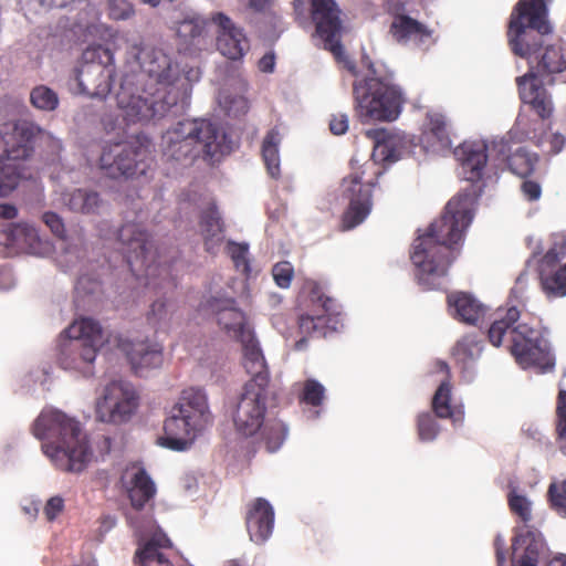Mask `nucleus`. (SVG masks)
I'll return each mask as SVG.
<instances>
[{"mask_svg":"<svg viewBox=\"0 0 566 566\" xmlns=\"http://www.w3.org/2000/svg\"><path fill=\"white\" fill-rule=\"evenodd\" d=\"M6 235L8 240L6 248H38L41 244L36 228L27 222L10 224Z\"/></svg>","mask_w":566,"mask_h":566,"instance_id":"33","label":"nucleus"},{"mask_svg":"<svg viewBox=\"0 0 566 566\" xmlns=\"http://www.w3.org/2000/svg\"><path fill=\"white\" fill-rule=\"evenodd\" d=\"M151 164L150 143L140 136L104 146L99 157L101 169L111 178L146 175Z\"/></svg>","mask_w":566,"mask_h":566,"instance_id":"9","label":"nucleus"},{"mask_svg":"<svg viewBox=\"0 0 566 566\" xmlns=\"http://www.w3.org/2000/svg\"><path fill=\"white\" fill-rule=\"evenodd\" d=\"M31 430L36 439L44 441L42 450L56 469L78 473L86 468L92 451L86 433L74 418L60 410H43Z\"/></svg>","mask_w":566,"mask_h":566,"instance_id":"3","label":"nucleus"},{"mask_svg":"<svg viewBox=\"0 0 566 566\" xmlns=\"http://www.w3.org/2000/svg\"><path fill=\"white\" fill-rule=\"evenodd\" d=\"M419 142L426 151L442 153L450 150L449 125L442 114L434 112L427 114Z\"/></svg>","mask_w":566,"mask_h":566,"instance_id":"25","label":"nucleus"},{"mask_svg":"<svg viewBox=\"0 0 566 566\" xmlns=\"http://www.w3.org/2000/svg\"><path fill=\"white\" fill-rule=\"evenodd\" d=\"M436 366L439 371L446 374V378L441 380L438 389L436 390L431 406L437 417L439 418H450L452 416V407L451 402V385L449 381L450 370L447 363L438 360Z\"/></svg>","mask_w":566,"mask_h":566,"instance_id":"32","label":"nucleus"},{"mask_svg":"<svg viewBox=\"0 0 566 566\" xmlns=\"http://www.w3.org/2000/svg\"><path fill=\"white\" fill-rule=\"evenodd\" d=\"M259 69L264 73H272L275 66L274 53H266L259 60Z\"/></svg>","mask_w":566,"mask_h":566,"instance_id":"64","label":"nucleus"},{"mask_svg":"<svg viewBox=\"0 0 566 566\" xmlns=\"http://www.w3.org/2000/svg\"><path fill=\"white\" fill-rule=\"evenodd\" d=\"M205 30V22L198 17H187L177 22L176 33L185 42L199 38Z\"/></svg>","mask_w":566,"mask_h":566,"instance_id":"45","label":"nucleus"},{"mask_svg":"<svg viewBox=\"0 0 566 566\" xmlns=\"http://www.w3.org/2000/svg\"><path fill=\"white\" fill-rule=\"evenodd\" d=\"M449 314L457 321H460V293H451L447 297Z\"/></svg>","mask_w":566,"mask_h":566,"instance_id":"62","label":"nucleus"},{"mask_svg":"<svg viewBox=\"0 0 566 566\" xmlns=\"http://www.w3.org/2000/svg\"><path fill=\"white\" fill-rule=\"evenodd\" d=\"M557 434L559 439H564L566 437V391L560 390L558 395V406H557Z\"/></svg>","mask_w":566,"mask_h":566,"instance_id":"55","label":"nucleus"},{"mask_svg":"<svg viewBox=\"0 0 566 566\" xmlns=\"http://www.w3.org/2000/svg\"><path fill=\"white\" fill-rule=\"evenodd\" d=\"M171 542L166 535L155 534L137 548L135 564L137 566H174L169 558Z\"/></svg>","mask_w":566,"mask_h":566,"instance_id":"28","label":"nucleus"},{"mask_svg":"<svg viewBox=\"0 0 566 566\" xmlns=\"http://www.w3.org/2000/svg\"><path fill=\"white\" fill-rule=\"evenodd\" d=\"M0 180L3 185L2 193L8 196L19 186L20 181L31 177L29 169L24 163L9 161L1 158Z\"/></svg>","mask_w":566,"mask_h":566,"instance_id":"36","label":"nucleus"},{"mask_svg":"<svg viewBox=\"0 0 566 566\" xmlns=\"http://www.w3.org/2000/svg\"><path fill=\"white\" fill-rule=\"evenodd\" d=\"M358 70L353 63L347 69L355 77L353 82L354 109L361 123L394 122L401 114L406 102L402 88L396 83L395 74L385 64L361 61Z\"/></svg>","mask_w":566,"mask_h":566,"instance_id":"2","label":"nucleus"},{"mask_svg":"<svg viewBox=\"0 0 566 566\" xmlns=\"http://www.w3.org/2000/svg\"><path fill=\"white\" fill-rule=\"evenodd\" d=\"M231 260L237 271L248 276L251 272L250 259L248 256L249 250H231Z\"/></svg>","mask_w":566,"mask_h":566,"instance_id":"56","label":"nucleus"},{"mask_svg":"<svg viewBox=\"0 0 566 566\" xmlns=\"http://www.w3.org/2000/svg\"><path fill=\"white\" fill-rule=\"evenodd\" d=\"M168 316L169 312L167 310L166 302L163 300H156L150 305V310L147 313V321L154 326H160L163 323L168 321Z\"/></svg>","mask_w":566,"mask_h":566,"instance_id":"53","label":"nucleus"},{"mask_svg":"<svg viewBox=\"0 0 566 566\" xmlns=\"http://www.w3.org/2000/svg\"><path fill=\"white\" fill-rule=\"evenodd\" d=\"M552 32L544 0H521L509 24V43L514 54L528 57L542 45V36Z\"/></svg>","mask_w":566,"mask_h":566,"instance_id":"7","label":"nucleus"},{"mask_svg":"<svg viewBox=\"0 0 566 566\" xmlns=\"http://www.w3.org/2000/svg\"><path fill=\"white\" fill-rule=\"evenodd\" d=\"M238 342L242 348V366L252 376L244 385L269 386V366L254 332H245Z\"/></svg>","mask_w":566,"mask_h":566,"instance_id":"21","label":"nucleus"},{"mask_svg":"<svg viewBox=\"0 0 566 566\" xmlns=\"http://www.w3.org/2000/svg\"><path fill=\"white\" fill-rule=\"evenodd\" d=\"M541 282L544 291L551 296L566 295V264L558 270H541Z\"/></svg>","mask_w":566,"mask_h":566,"instance_id":"40","label":"nucleus"},{"mask_svg":"<svg viewBox=\"0 0 566 566\" xmlns=\"http://www.w3.org/2000/svg\"><path fill=\"white\" fill-rule=\"evenodd\" d=\"M460 241V195H454L441 216L418 229L412 248H452Z\"/></svg>","mask_w":566,"mask_h":566,"instance_id":"13","label":"nucleus"},{"mask_svg":"<svg viewBox=\"0 0 566 566\" xmlns=\"http://www.w3.org/2000/svg\"><path fill=\"white\" fill-rule=\"evenodd\" d=\"M325 398V388L316 379H306L302 384V390L298 394V400L302 403L319 407Z\"/></svg>","mask_w":566,"mask_h":566,"instance_id":"43","label":"nucleus"},{"mask_svg":"<svg viewBox=\"0 0 566 566\" xmlns=\"http://www.w3.org/2000/svg\"><path fill=\"white\" fill-rule=\"evenodd\" d=\"M280 143L281 135L277 128L270 129L262 142V158L272 177H277L280 174Z\"/></svg>","mask_w":566,"mask_h":566,"instance_id":"37","label":"nucleus"},{"mask_svg":"<svg viewBox=\"0 0 566 566\" xmlns=\"http://www.w3.org/2000/svg\"><path fill=\"white\" fill-rule=\"evenodd\" d=\"M120 482L126 490L132 506L135 510H143L154 499L156 485L145 468L132 463L122 473Z\"/></svg>","mask_w":566,"mask_h":566,"instance_id":"22","label":"nucleus"},{"mask_svg":"<svg viewBox=\"0 0 566 566\" xmlns=\"http://www.w3.org/2000/svg\"><path fill=\"white\" fill-rule=\"evenodd\" d=\"M272 275L280 287L286 289L291 285L294 269L287 261L277 262L272 269Z\"/></svg>","mask_w":566,"mask_h":566,"instance_id":"51","label":"nucleus"},{"mask_svg":"<svg viewBox=\"0 0 566 566\" xmlns=\"http://www.w3.org/2000/svg\"><path fill=\"white\" fill-rule=\"evenodd\" d=\"M538 67L548 74L563 72L566 69V48L560 44L547 46Z\"/></svg>","mask_w":566,"mask_h":566,"instance_id":"41","label":"nucleus"},{"mask_svg":"<svg viewBox=\"0 0 566 566\" xmlns=\"http://www.w3.org/2000/svg\"><path fill=\"white\" fill-rule=\"evenodd\" d=\"M44 134L45 132L31 120H17L9 129L1 133L3 144L1 158L25 163L34 153L35 140Z\"/></svg>","mask_w":566,"mask_h":566,"instance_id":"18","label":"nucleus"},{"mask_svg":"<svg viewBox=\"0 0 566 566\" xmlns=\"http://www.w3.org/2000/svg\"><path fill=\"white\" fill-rule=\"evenodd\" d=\"M274 509L271 503L256 497L247 505L245 526L250 539L255 544H263L273 533Z\"/></svg>","mask_w":566,"mask_h":566,"instance_id":"23","label":"nucleus"},{"mask_svg":"<svg viewBox=\"0 0 566 566\" xmlns=\"http://www.w3.org/2000/svg\"><path fill=\"white\" fill-rule=\"evenodd\" d=\"M312 308L300 315L298 328L306 336L326 337L343 326L342 306L315 284L310 292Z\"/></svg>","mask_w":566,"mask_h":566,"instance_id":"11","label":"nucleus"},{"mask_svg":"<svg viewBox=\"0 0 566 566\" xmlns=\"http://www.w3.org/2000/svg\"><path fill=\"white\" fill-rule=\"evenodd\" d=\"M418 434L422 441H431L438 433V424L431 413L424 412L418 416Z\"/></svg>","mask_w":566,"mask_h":566,"instance_id":"48","label":"nucleus"},{"mask_svg":"<svg viewBox=\"0 0 566 566\" xmlns=\"http://www.w3.org/2000/svg\"><path fill=\"white\" fill-rule=\"evenodd\" d=\"M392 38L399 43L415 42L422 44L431 36L428 28L409 15L398 14L390 25Z\"/></svg>","mask_w":566,"mask_h":566,"instance_id":"30","label":"nucleus"},{"mask_svg":"<svg viewBox=\"0 0 566 566\" xmlns=\"http://www.w3.org/2000/svg\"><path fill=\"white\" fill-rule=\"evenodd\" d=\"M150 235L139 223H126L118 230V240L128 248H147Z\"/></svg>","mask_w":566,"mask_h":566,"instance_id":"42","label":"nucleus"},{"mask_svg":"<svg viewBox=\"0 0 566 566\" xmlns=\"http://www.w3.org/2000/svg\"><path fill=\"white\" fill-rule=\"evenodd\" d=\"M218 324L232 335L234 339H239L245 332H252L245 321L243 312L237 308H224L217 315Z\"/></svg>","mask_w":566,"mask_h":566,"instance_id":"38","label":"nucleus"},{"mask_svg":"<svg viewBox=\"0 0 566 566\" xmlns=\"http://www.w3.org/2000/svg\"><path fill=\"white\" fill-rule=\"evenodd\" d=\"M329 129L334 135H343L348 130V116L346 114H336L332 116Z\"/></svg>","mask_w":566,"mask_h":566,"instance_id":"61","label":"nucleus"},{"mask_svg":"<svg viewBox=\"0 0 566 566\" xmlns=\"http://www.w3.org/2000/svg\"><path fill=\"white\" fill-rule=\"evenodd\" d=\"M410 260L415 266L416 279L427 287L436 277L444 275L451 263L441 250H413Z\"/></svg>","mask_w":566,"mask_h":566,"instance_id":"24","label":"nucleus"},{"mask_svg":"<svg viewBox=\"0 0 566 566\" xmlns=\"http://www.w3.org/2000/svg\"><path fill=\"white\" fill-rule=\"evenodd\" d=\"M509 329L510 327H507L506 323L500 322L499 319L493 322V324L490 326L488 331V336L491 344L496 347L501 346L503 336L506 334Z\"/></svg>","mask_w":566,"mask_h":566,"instance_id":"57","label":"nucleus"},{"mask_svg":"<svg viewBox=\"0 0 566 566\" xmlns=\"http://www.w3.org/2000/svg\"><path fill=\"white\" fill-rule=\"evenodd\" d=\"M547 495L552 506L566 516V481L551 483Z\"/></svg>","mask_w":566,"mask_h":566,"instance_id":"47","label":"nucleus"},{"mask_svg":"<svg viewBox=\"0 0 566 566\" xmlns=\"http://www.w3.org/2000/svg\"><path fill=\"white\" fill-rule=\"evenodd\" d=\"M486 145L484 142L462 143V205H473L483 192V169L488 161ZM474 210L462 207V227L468 226L473 219Z\"/></svg>","mask_w":566,"mask_h":566,"instance_id":"12","label":"nucleus"},{"mask_svg":"<svg viewBox=\"0 0 566 566\" xmlns=\"http://www.w3.org/2000/svg\"><path fill=\"white\" fill-rule=\"evenodd\" d=\"M31 104L42 111H54L59 105L57 94L48 86L39 85L30 93Z\"/></svg>","mask_w":566,"mask_h":566,"instance_id":"44","label":"nucleus"},{"mask_svg":"<svg viewBox=\"0 0 566 566\" xmlns=\"http://www.w3.org/2000/svg\"><path fill=\"white\" fill-rule=\"evenodd\" d=\"M63 202L70 210L85 214L98 213L104 205L98 192L86 189L64 193Z\"/></svg>","mask_w":566,"mask_h":566,"instance_id":"31","label":"nucleus"},{"mask_svg":"<svg viewBox=\"0 0 566 566\" xmlns=\"http://www.w3.org/2000/svg\"><path fill=\"white\" fill-rule=\"evenodd\" d=\"M542 547L541 534L537 531H526L517 534L512 544L513 566H536Z\"/></svg>","mask_w":566,"mask_h":566,"instance_id":"29","label":"nucleus"},{"mask_svg":"<svg viewBox=\"0 0 566 566\" xmlns=\"http://www.w3.org/2000/svg\"><path fill=\"white\" fill-rule=\"evenodd\" d=\"M218 127L207 119L179 122L163 136L164 156L170 161L212 159L221 149Z\"/></svg>","mask_w":566,"mask_h":566,"instance_id":"5","label":"nucleus"},{"mask_svg":"<svg viewBox=\"0 0 566 566\" xmlns=\"http://www.w3.org/2000/svg\"><path fill=\"white\" fill-rule=\"evenodd\" d=\"M213 22L218 25L217 49L229 60H241L250 49V42L243 29L223 13H217Z\"/></svg>","mask_w":566,"mask_h":566,"instance_id":"20","label":"nucleus"},{"mask_svg":"<svg viewBox=\"0 0 566 566\" xmlns=\"http://www.w3.org/2000/svg\"><path fill=\"white\" fill-rule=\"evenodd\" d=\"M521 191L523 196L530 201L538 200L542 195L541 185L533 180H524L521 184Z\"/></svg>","mask_w":566,"mask_h":566,"instance_id":"60","label":"nucleus"},{"mask_svg":"<svg viewBox=\"0 0 566 566\" xmlns=\"http://www.w3.org/2000/svg\"><path fill=\"white\" fill-rule=\"evenodd\" d=\"M307 0H294V10L303 11ZM312 3V19L315 22L316 33L323 40L324 48L337 60L344 54L340 43L342 22L339 9L334 0H310Z\"/></svg>","mask_w":566,"mask_h":566,"instance_id":"15","label":"nucleus"},{"mask_svg":"<svg viewBox=\"0 0 566 566\" xmlns=\"http://www.w3.org/2000/svg\"><path fill=\"white\" fill-rule=\"evenodd\" d=\"M287 429L285 424L276 419L264 421L255 434L259 443H263L266 451L275 452L283 444Z\"/></svg>","mask_w":566,"mask_h":566,"instance_id":"34","label":"nucleus"},{"mask_svg":"<svg viewBox=\"0 0 566 566\" xmlns=\"http://www.w3.org/2000/svg\"><path fill=\"white\" fill-rule=\"evenodd\" d=\"M511 353L523 367H537L541 370H549L554 366V359L549 353L548 342L538 331L521 324L511 331Z\"/></svg>","mask_w":566,"mask_h":566,"instance_id":"14","label":"nucleus"},{"mask_svg":"<svg viewBox=\"0 0 566 566\" xmlns=\"http://www.w3.org/2000/svg\"><path fill=\"white\" fill-rule=\"evenodd\" d=\"M114 74L113 52L103 45L87 48L76 71L80 92L91 97H106L112 91Z\"/></svg>","mask_w":566,"mask_h":566,"instance_id":"10","label":"nucleus"},{"mask_svg":"<svg viewBox=\"0 0 566 566\" xmlns=\"http://www.w3.org/2000/svg\"><path fill=\"white\" fill-rule=\"evenodd\" d=\"M138 407L135 388L124 381H113L105 387L96 403V418L102 422L119 424L128 421Z\"/></svg>","mask_w":566,"mask_h":566,"instance_id":"16","label":"nucleus"},{"mask_svg":"<svg viewBox=\"0 0 566 566\" xmlns=\"http://www.w3.org/2000/svg\"><path fill=\"white\" fill-rule=\"evenodd\" d=\"M483 350V333H480V338L476 337L465 338V343H462V365H467V363L475 361L480 358ZM467 366H462V370L467 369Z\"/></svg>","mask_w":566,"mask_h":566,"instance_id":"46","label":"nucleus"},{"mask_svg":"<svg viewBox=\"0 0 566 566\" xmlns=\"http://www.w3.org/2000/svg\"><path fill=\"white\" fill-rule=\"evenodd\" d=\"M367 135L375 139L377 147L390 148L394 145V136L386 129L368 130Z\"/></svg>","mask_w":566,"mask_h":566,"instance_id":"59","label":"nucleus"},{"mask_svg":"<svg viewBox=\"0 0 566 566\" xmlns=\"http://www.w3.org/2000/svg\"><path fill=\"white\" fill-rule=\"evenodd\" d=\"M488 306L472 294L462 292V323L482 328Z\"/></svg>","mask_w":566,"mask_h":566,"instance_id":"39","label":"nucleus"},{"mask_svg":"<svg viewBox=\"0 0 566 566\" xmlns=\"http://www.w3.org/2000/svg\"><path fill=\"white\" fill-rule=\"evenodd\" d=\"M223 228L224 224L217 206L210 205L201 212L200 229L206 243L211 241L212 243L221 244Z\"/></svg>","mask_w":566,"mask_h":566,"instance_id":"35","label":"nucleus"},{"mask_svg":"<svg viewBox=\"0 0 566 566\" xmlns=\"http://www.w3.org/2000/svg\"><path fill=\"white\" fill-rule=\"evenodd\" d=\"M509 504L511 510L516 513L524 522L531 520L532 515L530 501L525 496L516 494L514 488H512L511 492L509 493Z\"/></svg>","mask_w":566,"mask_h":566,"instance_id":"50","label":"nucleus"},{"mask_svg":"<svg viewBox=\"0 0 566 566\" xmlns=\"http://www.w3.org/2000/svg\"><path fill=\"white\" fill-rule=\"evenodd\" d=\"M158 250H126L123 258L126 260L133 275L137 280H145V286L153 290L174 287L169 277V268L154 261Z\"/></svg>","mask_w":566,"mask_h":566,"instance_id":"19","label":"nucleus"},{"mask_svg":"<svg viewBox=\"0 0 566 566\" xmlns=\"http://www.w3.org/2000/svg\"><path fill=\"white\" fill-rule=\"evenodd\" d=\"M124 349L134 373L138 376H144L148 370L163 365V347L157 343L136 342L128 344Z\"/></svg>","mask_w":566,"mask_h":566,"instance_id":"26","label":"nucleus"},{"mask_svg":"<svg viewBox=\"0 0 566 566\" xmlns=\"http://www.w3.org/2000/svg\"><path fill=\"white\" fill-rule=\"evenodd\" d=\"M42 221L56 238L65 239V224L63 219L57 213L53 211H46L42 214Z\"/></svg>","mask_w":566,"mask_h":566,"instance_id":"54","label":"nucleus"},{"mask_svg":"<svg viewBox=\"0 0 566 566\" xmlns=\"http://www.w3.org/2000/svg\"><path fill=\"white\" fill-rule=\"evenodd\" d=\"M134 13L128 0H108V14L114 20H126Z\"/></svg>","mask_w":566,"mask_h":566,"instance_id":"52","label":"nucleus"},{"mask_svg":"<svg viewBox=\"0 0 566 566\" xmlns=\"http://www.w3.org/2000/svg\"><path fill=\"white\" fill-rule=\"evenodd\" d=\"M103 343L102 327L96 321L76 319L61 336L57 363L63 369L80 370L95 360Z\"/></svg>","mask_w":566,"mask_h":566,"instance_id":"8","label":"nucleus"},{"mask_svg":"<svg viewBox=\"0 0 566 566\" xmlns=\"http://www.w3.org/2000/svg\"><path fill=\"white\" fill-rule=\"evenodd\" d=\"M210 420L211 413L205 391L199 388L184 390L170 417L165 420L164 436L158 442L170 450L184 451Z\"/></svg>","mask_w":566,"mask_h":566,"instance_id":"4","label":"nucleus"},{"mask_svg":"<svg viewBox=\"0 0 566 566\" xmlns=\"http://www.w3.org/2000/svg\"><path fill=\"white\" fill-rule=\"evenodd\" d=\"M559 256L556 250H547L543 255L539 263V271L546 269L547 271H554L553 268L557 263Z\"/></svg>","mask_w":566,"mask_h":566,"instance_id":"63","label":"nucleus"},{"mask_svg":"<svg viewBox=\"0 0 566 566\" xmlns=\"http://www.w3.org/2000/svg\"><path fill=\"white\" fill-rule=\"evenodd\" d=\"M269 386L243 385L242 392L233 413V423L238 433L255 437L266 413Z\"/></svg>","mask_w":566,"mask_h":566,"instance_id":"17","label":"nucleus"},{"mask_svg":"<svg viewBox=\"0 0 566 566\" xmlns=\"http://www.w3.org/2000/svg\"><path fill=\"white\" fill-rule=\"evenodd\" d=\"M521 99L530 104L539 117L546 118L551 115L553 105L542 81L533 73L517 78Z\"/></svg>","mask_w":566,"mask_h":566,"instance_id":"27","label":"nucleus"},{"mask_svg":"<svg viewBox=\"0 0 566 566\" xmlns=\"http://www.w3.org/2000/svg\"><path fill=\"white\" fill-rule=\"evenodd\" d=\"M382 174L384 168L379 163L369 159L342 180V197L348 201L342 216L344 230L354 229L369 216L373 208V192Z\"/></svg>","mask_w":566,"mask_h":566,"instance_id":"6","label":"nucleus"},{"mask_svg":"<svg viewBox=\"0 0 566 566\" xmlns=\"http://www.w3.org/2000/svg\"><path fill=\"white\" fill-rule=\"evenodd\" d=\"M507 165L513 174L521 177H525L533 170L530 158L521 149L507 157Z\"/></svg>","mask_w":566,"mask_h":566,"instance_id":"49","label":"nucleus"},{"mask_svg":"<svg viewBox=\"0 0 566 566\" xmlns=\"http://www.w3.org/2000/svg\"><path fill=\"white\" fill-rule=\"evenodd\" d=\"M128 60L136 62L149 77L142 94H134L122 84L116 94L118 107L128 124L160 119L174 112L180 98L175 85L179 78L178 67L160 49L133 42L127 46Z\"/></svg>","mask_w":566,"mask_h":566,"instance_id":"1","label":"nucleus"},{"mask_svg":"<svg viewBox=\"0 0 566 566\" xmlns=\"http://www.w3.org/2000/svg\"><path fill=\"white\" fill-rule=\"evenodd\" d=\"M64 509V500L61 496H53L48 500L44 506V514L48 521H53Z\"/></svg>","mask_w":566,"mask_h":566,"instance_id":"58","label":"nucleus"}]
</instances>
